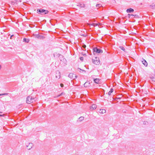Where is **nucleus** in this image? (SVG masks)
I'll use <instances>...</instances> for the list:
<instances>
[{
  "label": "nucleus",
  "instance_id": "obj_1",
  "mask_svg": "<svg viewBox=\"0 0 155 155\" xmlns=\"http://www.w3.org/2000/svg\"><path fill=\"white\" fill-rule=\"evenodd\" d=\"M35 101V98H34L31 96L28 97L26 99V103L30 104Z\"/></svg>",
  "mask_w": 155,
  "mask_h": 155
},
{
  "label": "nucleus",
  "instance_id": "obj_11",
  "mask_svg": "<svg viewBox=\"0 0 155 155\" xmlns=\"http://www.w3.org/2000/svg\"><path fill=\"white\" fill-rule=\"evenodd\" d=\"M143 60L142 61V63L145 65L146 67L147 66L148 64L147 61L144 59H142Z\"/></svg>",
  "mask_w": 155,
  "mask_h": 155
},
{
  "label": "nucleus",
  "instance_id": "obj_36",
  "mask_svg": "<svg viewBox=\"0 0 155 155\" xmlns=\"http://www.w3.org/2000/svg\"><path fill=\"white\" fill-rule=\"evenodd\" d=\"M84 71V72H85V71Z\"/></svg>",
  "mask_w": 155,
  "mask_h": 155
},
{
  "label": "nucleus",
  "instance_id": "obj_38",
  "mask_svg": "<svg viewBox=\"0 0 155 155\" xmlns=\"http://www.w3.org/2000/svg\"><path fill=\"white\" fill-rule=\"evenodd\" d=\"M2 113V112H0V113Z\"/></svg>",
  "mask_w": 155,
  "mask_h": 155
},
{
  "label": "nucleus",
  "instance_id": "obj_7",
  "mask_svg": "<svg viewBox=\"0 0 155 155\" xmlns=\"http://www.w3.org/2000/svg\"><path fill=\"white\" fill-rule=\"evenodd\" d=\"M68 77L71 79H74L75 78H74V77L77 78V77L75 76V75L73 74L72 73H70L69 74Z\"/></svg>",
  "mask_w": 155,
  "mask_h": 155
},
{
  "label": "nucleus",
  "instance_id": "obj_3",
  "mask_svg": "<svg viewBox=\"0 0 155 155\" xmlns=\"http://www.w3.org/2000/svg\"><path fill=\"white\" fill-rule=\"evenodd\" d=\"M34 35L35 36V38L40 39H43L45 38L43 34H40L38 33L35 34Z\"/></svg>",
  "mask_w": 155,
  "mask_h": 155
},
{
  "label": "nucleus",
  "instance_id": "obj_15",
  "mask_svg": "<svg viewBox=\"0 0 155 155\" xmlns=\"http://www.w3.org/2000/svg\"><path fill=\"white\" fill-rule=\"evenodd\" d=\"M23 41L27 43H28L29 41V40L28 39L24 38L23 39Z\"/></svg>",
  "mask_w": 155,
  "mask_h": 155
},
{
  "label": "nucleus",
  "instance_id": "obj_37",
  "mask_svg": "<svg viewBox=\"0 0 155 155\" xmlns=\"http://www.w3.org/2000/svg\"><path fill=\"white\" fill-rule=\"evenodd\" d=\"M0 96H1V94H0Z\"/></svg>",
  "mask_w": 155,
  "mask_h": 155
},
{
  "label": "nucleus",
  "instance_id": "obj_6",
  "mask_svg": "<svg viewBox=\"0 0 155 155\" xmlns=\"http://www.w3.org/2000/svg\"><path fill=\"white\" fill-rule=\"evenodd\" d=\"M27 148L28 150H30L33 146V144L32 143H26Z\"/></svg>",
  "mask_w": 155,
  "mask_h": 155
},
{
  "label": "nucleus",
  "instance_id": "obj_31",
  "mask_svg": "<svg viewBox=\"0 0 155 155\" xmlns=\"http://www.w3.org/2000/svg\"><path fill=\"white\" fill-rule=\"evenodd\" d=\"M82 47L84 48H85L86 47V45H84L83 46H82Z\"/></svg>",
  "mask_w": 155,
  "mask_h": 155
},
{
  "label": "nucleus",
  "instance_id": "obj_12",
  "mask_svg": "<svg viewBox=\"0 0 155 155\" xmlns=\"http://www.w3.org/2000/svg\"><path fill=\"white\" fill-rule=\"evenodd\" d=\"M134 11V10L131 8H130L129 9H127V10L126 12L127 13H130Z\"/></svg>",
  "mask_w": 155,
  "mask_h": 155
},
{
  "label": "nucleus",
  "instance_id": "obj_23",
  "mask_svg": "<svg viewBox=\"0 0 155 155\" xmlns=\"http://www.w3.org/2000/svg\"><path fill=\"white\" fill-rule=\"evenodd\" d=\"M90 25H92L94 26H96L97 25V24H95V23H93L91 24H90Z\"/></svg>",
  "mask_w": 155,
  "mask_h": 155
},
{
  "label": "nucleus",
  "instance_id": "obj_20",
  "mask_svg": "<svg viewBox=\"0 0 155 155\" xmlns=\"http://www.w3.org/2000/svg\"><path fill=\"white\" fill-rule=\"evenodd\" d=\"M119 48L124 51H125V49L123 46H120Z\"/></svg>",
  "mask_w": 155,
  "mask_h": 155
},
{
  "label": "nucleus",
  "instance_id": "obj_5",
  "mask_svg": "<svg viewBox=\"0 0 155 155\" xmlns=\"http://www.w3.org/2000/svg\"><path fill=\"white\" fill-rule=\"evenodd\" d=\"M94 52H96L98 53H100L103 52L102 50L97 48H95L93 49Z\"/></svg>",
  "mask_w": 155,
  "mask_h": 155
},
{
  "label": "nucleus",
  "instance_id": "obj_10",
  "mask_svg": "<svg viewBox=\"0 0 155 155\" xmlns=\"http://www.w3.org/2000/svg\"><path fill=\"white\" fill-rule=\"evenodd\" d=\"M94 81L96 84H100L101 82L100 79L98 78L94 79Z\"/></svg>",
  "mask_w": 155,
  "mask_h": 155
},
{
  "label": "nucleus",
  "instance_id": "obj_13",
  "mask_svg": "<svg viewBox=\"0 0 155 155\" xmlns=\"http://www.w3.org/2000/svg\"><path fill=\"white\" fill-rule=\"evenodd\" d=\"M90 85V83L88 82H86L84 84V86L86 87L89 86Z\"/></svg>",
  "mask_w": 155,
  "mask_h": 155
},
{
  "label": "nucleus",
  "instance_id": "obj_9",
  "mask_svg": "<svg viewBox=\"0 0 155 155\" xmlns=\"http://www.w3.org/2000/svg\"><path fill=\"white\" fill-rule=\"evenodd\" d=\"M56 77L57 78H60L61 73L60 72L58 71H57L56 72Z\"/></svg>",
  "mask_w": 155,
  "mask_h": 155
},
{
  "label": "nucleus",
  "instance_id": "obj_30",
  "mask_svg": "<svg viewBox=\"0 0 155 155\" xmlns=\"http://www.w3.org/2000/svg\"><path fill=\"white\" fill-rule=\"evenodd\" d=\"M62 94V93H61V94H60L59 95H58L57 96V97H58L60 96H61Z\"/></svg>",
  "mask_w": 155,
  "mask_h": 155
},
{
  "label": "nucleus",
  "instance_id": "obj_4",
  "mask_svg": "<svg viewBox=\"0 0 155 155\" xmlns=\"http://www.w3.org/2000/svg\"><path fill=\"white\" fill-rule=\"evenodd\" d=\"M95 59H92L93 63L95 64L98 65L100 64V61L99 58H95Z\"/></svg>",
  "mask_w": 155,
  "mask_h": 155
},
{
  "label": "nucleus",
  "instance_id": "obj_18",
  "mask_svg": "<svg viewBox=\"0 0 155 155\" xmlns=\"http://www.w3.org/2000/svg\"><path fill=\"white\" fill-rule=\"evenodd\" d=\"M78 6L81 8H84L85 7V5L83 4H81Z\"/></svg>",
  "mask_w": 155,
  "mask_h": 155
},
{
  "label": "nucleus",
  "instance_id": "obj_24",
  "mask_svg": "<svg viewBox=\"0 0 155 155\" xmlns=\"http://www.w3.org/2000/svg\"><path fill=\"white\" fill-rule=\"evenodd\" d=\"M150 6L151 7L152 9H155V4L153 5H150Z\"/></svg>",
  "mask_w": 155,
  "mask_h": 155
},
{
  "label": "nucleus",
  "instance_id": "obj_8",
  "mask_svg": "<svg viewBox=\"0 0 155 155\" xmlns=\"http://www.w3.org/2000/svg\"><path fill=\"white\" fill-rule=\"evenodd\" d=\"M97 107V106L95 104H93L91 105V106L90 107V109L92 111L94 109H96Z\"/></svg>",
  "mask_w": 155,
  "mask_h": 155
},
{
  "label": "nucleus",
  "instance_id": "obj_32",
  "mask_svg": "<svg viewBox=\"0 0 155 155\" xmlns=\"http://www.w3.org/2000/svg\"><path fill=\"white\" fill-rule=\"evenodd\" d=\"M14 35H11L10 36V39H12V38L13 36Z\"/></svg>",
  "mask_w": 155,
  "mask_h": 155
},
{
  "label": "nucleus",
  "instance_id": "obj_17",
  "mask_svg": "<svg viewBox=\"0 0 155 155\" xmlns=\"http://www.w3.org/2000/svg\"><path fill=\"white\" fill-rule=\"evenodd\" d=\"M113 91V89L112 88H111L110 89V91L108 93V95H111V94L112 92Z\"/></svg>",
  "mask_w": 155,
  "mask_h": 155
},
{
  "label": "nucleus",
  "instance_id": "obj_19",
  "mask_svg": "<svg viewBox=\"0 0 155 155\" xmlns=\"http://www.w3.org/2000/svg\"><path fill=\"white\" fill-rule=\"evenodd\" d=\"M84 119V117H81L79 118V120L80 121L83 120Z\"/></svg>",
  "mask_w": 155,
  "mask_h": 155
},
{
  "label": "nucleus",
  "instance_id": "obj_28",
  "mask_svg": "<svg viewBox=\"0 0 155 155\" xmlns=\"http://www.w3.org/2000/svg\"><path fill=\"white\" fill-rule=\"evenodd\" d=\"M60 86L62 87H63L64 86V84H63L61 83L60 84Z\"/></svg>",
  "mask_w": 155,
  "mask_h": 155
},
{
  "label": "nucleus",
  "instance_id": "obj_25",
  "mask_svg": "<svg viewBox=\"0 0 155 155\" xmlns=\"http://www.w3.org/2000/svg\"><path fill=\"white\" fill-rule=\"evenodd\" d=\"M143 124L145 125H147L148 124V122L147 121H144L143 122Z\"/></svg>",
  "mask_w": 155,
  "mask_h": 155
},
{
  "label": "nucleus",
  "instance_id": "obj_34",
  "mask_svg": "<svg viewBox=\"0 0 155 155\" xmlns=\"http://www.w3.org/2000/svg\"><path fill=\"white\" fill-rule=\"evenodd\" d=\"M63 60H63V61H66V60L65 59H63Z\"/></svg>",
  "mask_w": 155,
  "mask_h": 155
},
{
  "label": "nucleus",
  "instance_id": "obj_35",
  "mask_svg": "<svg viewBox=\"0 0 155 155\" xmlns=\"http://www.w3.org/2000/svg\"><path fill=\"white\" fill-rule=\"evenodd\" d=\"M1 65H0V69H1Z\"/></svg>",
  "mask_w": 155,
  "mask_h": 155
},
{
  "label": "nucleus",
  "instance_id": "obj_33",
  "mask_svg": "<svg viewBox=\"0 0 155 155\" xmlns=\"http://www.w3.org/2000/svg\"><path fill=\"white\" fill-rule=\"evenodd\" d=\"M3 116V115L0 114V117H2Z\"/></svg>",
  "mask_w": 155,
  "mask_h": 155
},
{
  "label": "nucleus",
  "instance_id": "obj_14",
  "mask_svg": "<svg viewBox=\"0 0 155 155\" xmlns=\"http://www.w3.org/2000/svg\"><path fill=\"white\" fill-rule=\"evenodd\" d=\"M99 112L101 113L104 114L106 112V110L105 109H100Z\"/></svg>",
  "mask_w": 155,
  "mask_h": 155
},
{
  "label": "nucleus",
  "instance_id": "obj_2",
  "mask_svg": "<svg viewBox=\"0 0 155 155\" xmlns=\"http://www.w3.org/2000/svg\"><path fill=\"white\" fill-rule=\"evenodd\" d=\"M37 12L41 15H44L48 14V11L44 9H38L37 10Z\"/></svg>",
  "mask_w": 155,
  "mask_h": 155
},
{
  "label": "nucleus",
  "instance_id": "obj_29",
  "mask_svg": "<svg viewBox=\"0 0 155 155\" xmlns=\"http://www.w3.org/2000/svg\"><path fill=\"white\" fill-rule=\"evenodd\" d=\"M80 58L81 61H83V57H81Z\"/></svg>",
  "mask_w": 155,
  "mask_h": 155
},
{
  "label": "nucleus",
  "instance_id": "obj_16",
  "mask_svg": "<svg viewBox=\"0 0 155 155\" xmlns=\"http://www.w3.org/2000/svg\"><path fill=\"white\" fill-rule=\"evenodd\" d=\"M129 15V18H133L135 17V16L136 15H134L132 14H128V15Z\"/></svg>",
  "mask_w": 155,
  "mask_h": 155
},
{
  "label": "nucleus",
  "instance_id": "obj_22",
  "mask_svg": "<svg viewBox=\"0 0 155 155\" xmlns=\"http://www.w3.org/2000/svg\"><path fill=\"white\" fill-rule=\"evenodd\" d=\"M8 94V93H4L3 94H1V96L2 95H7Z\"/></svg>",
  "mask_w": 155,
  "mask_h": 155
},
{
  "label": "nucleus",
  "instance_id": "obj_26",
  "mask_svg": "<svg viewBox=\"0 0 155 155\" xmlns=\"http://www.w3.org/2000/svg\"><path fill=\"white\" fill-rule=\"evenodd\" d=\"M57 56L58 57H60V56H61L62 57H63V56L62 55H61V54H60L59 53H58L57 54Z\"/></svg>",
  "mask_w": 155,
  "mask_h": 155
},
{
  "label": "nucleus",
  "instance_id": "obj_21",
  "mask_svg": "<svg viewBox=\"0 0 155 155\" xmlns=\"http://www.w3.org/2000/svg\"><path fill=\"white\" fill-rule=\"evenodd\" d=\"M102 6V5L100 4H97L96 5V7L97 8H99Z\"/></svg>",
  "mask_w": 155,
  "mask_h": 155
},
{
  "label": "nucleus",
  "instance_id": "obj_27",
  "mask_svg": "<svg viewBox=\"0 0 155 155\" xmlns=\"http://www.w3.org/2000/svg\"><path fill=\"white\" fill-rule=\"evenodd\" d=\"M152 81H155V77H152Z\"/></svg>",
  "mask_w": 155,
  "mask_h": 155
}]
</instances>
